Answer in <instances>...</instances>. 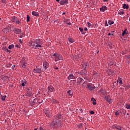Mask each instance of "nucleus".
<instances>
[{"instance_id": "1", "label": "nucleus", "mask_w": 130, "mask_h": 130, "mask_svg": "<svg viewBox=\"0 0 130 130\" xmlns=\"http://www.w3.org/2000/svg\"><path fill=\"white\" fill-rule=\"evenodd\" d=\"M28 43L30 46H32V48L35 49H37L38 47H42L41 45L39 44L40 43V39L36 40L34 41H30Z\"/></svg>"}, {"instance_id": "2", "label": "nucleus", "mask_w": 130, "mask_h": 130, "mask_svg": "<svg viewBox=\"0 0 130 130\" xmlns=\"http://www.w3.org/2000/svg\"><path fill=\"white\" fill-rule=\"evenodd\" d=\"M53 56L55 57L56 61H57V60H61L62 59V56L57 53H55Z\"/></svg>"}, {"instance_id": "3", "label": "nucleus", "mask_w": 130, "mask_h": 130, "mask_svg": "<svg viewBox=\"0 0 130 130\" xmlns=\"http://www.w3.org/2000/svg\"><path fill=\"white\" fill-rule=\"evenodd\" d=\"M20 62L21 63V67L24 68V69L27 67V61L25 60L24 57H22Z\"/></svg>"}, {"instance_id": "4", "label": "nucleus", "mask_w": 130, "mask_h": 130, "mask_svg": "<svg viewBox=\"0 0 130 130\" xmlns=\"http://www.w3.org/2000/svg\"><path fill=\"white\" fill-rule=\"evenodd\" d=\"M55 122L57 123L59 122V124L60 125V122H59V119H61V115L60 114H57L55 117Z\"/></svg>"}, {"instance_id": "5", "label": "nucleus", "mask_w": 130, "mask_h": 130, "mask_svg": "<svg viewBox=\"0 0 130 130\" xmlns=\"http://www.w3.org/2000/svg\"><path fill=\"white\" fill-rule=\"evenodd\" d=\"M34 73H37L38 74H40L42 71L40 68H38V67H36V68L34 69Z\"/></svg>"}, {"instance_id": "6", "label": "nucleus", "mask_w": 130, "mask_h": 130, "mask_svg": "<svg viewBox=\"0 0 130 130\" xmlns=\"http://www.w3.org/2000/svg\"><path fill=\"white\" fill-rule=\"evenodd\" d=\"M13 32L16 34H20L22 32V29L19 28H14Z\"/></svg>"}, {"instance_id": "7", "label": "nucleus", "mask_w": 130, "mask_h": 130, "mask_svg": "<svg viewBox=\"0 0 130 130\" xmlns=\"http://www.w3.org/2000/svg\"><path fill=\"white\" fill-rule=\"evenodd\" d=\"M87 88H88L89 90L92 91V90H94L95 89V86L93 85L92 84H89L87 85Z\"/></svg>"}, {"instance_id": "8", "label": "nucleus", "mask_w": 130, "mask_h": 130, "mask_svg": "<svg viewBox=\"0 0 130 130\" xmlns=\"http://www.w3.org/2000/svg\"><path fill=\"white\" fill-rule=\"evenodd\" d=\"M45 114H46V116L48 117H51L52 116V114L49 112V111L47 110H46L45 111Z\"/></svg>"}, {"instance_id": "9", "label": "nucleus", "mask_w": 130, "mask_h": 130, "mask_svg": "<svg viewBox=\"0 0 130 130\" xmlns=\"http://www.w3.org/2000/svg\"><path fill=\"white\" fill-rule=\"evenodd\" d=\"M48 91L50 93L51 92H54L55 89H54V88L50 86L48 87Z\"/></svg>"}, {"instance_id": "10", "label": "nucleus", "mask_w": 130, "mask_h": 130, "mask_svg": "<svg viewBox=\"0 0 130 130\" xmlns=\"http://www.w3.org/2000/svg\"><path fill=\"white\" fill-rule=\"evenodd\" d=\"M68 0H61L59 2L60 5L63 6V5H66L68 4Z\"/></svg>"}, {"instance_id": "11", "label": "nucleus", "mask_w": 130, "mask_h": 130, "mask_svg": "<svg viewBox=\"0 0 130 130\" xmlns=\"http://www.w3.org/2000/svg\"><path fill=\"white\" fill-rule=\"evenodd\" d=\"M49 63L48 62H46V61H44V63H43V68L45 70H47V68H48V66H49Z\"/></svg>"}, {"instance_id": "12", "label": "nucleus", "mask_w": 130, "mask_h": 130, "mask_svg": "<svg viewBox=\"0 0 130 130\" xmlns=\"http://www.w3.org/2000/svg\"><path fill=\"white\" fill-rule=\"evenodd\" d=\"M83 81H84V80H83V78L79 77L77 79V83L81 84V83H82L83 82Z\"/></svg>"}, {"instance_id": "13", "label": "nucleus", "mask_w": 130, "mask_h": 130, "mask_svg": "<svg viewBox=\"0 0 130 130\" xmlns=\"http://www.w3.org/2000/svg\"><path fill=\"white\" fill-rule=\"evenodd\" d=\"M106 10H107V7H106L105 6H104L100 8V11L102 12H104L105 11H106Z\"/></svg>"}, {"instance_id": "14", "label": "nucleus", "mask_w": 130, "mask_h": 130, "mask_svg": "<svg viewBox=\"0 0 130 130\" xmlns=\"http://www.w3.org/2000/svg\"><path fill=\"white\" fill-rule=\"evenodd\" d=\"M87 68H88V65L87 64V63H84L83 64H82L83 70H87Z\"/></svg>"}, {"instance_id": "15", "label": "nucleus", "mask_w": 130, "mask_h": 130, "mask_svg": "<svg viewBox=\"0 0 130 130\" xmlns=\"http://www.w3.org/2000/svg\"><path fill=\"white\" fill-rule=\"evenodd\" d=\"M32 15L33 16H35L36 17H39V13H38V12H36L35 11L32 12Z\"/></svg>"}, {"instance_id": "16", "label": "nucleus", "mask_w": 130, "mask_h": 130, "mask_svg": "<svg viewBox=\"0 0 130 130\" xmlns=\"http://www.w3.org/2000/svg\"><path fill=\"white\" fill-rule=\"evenodd\" d=\"M68 80H72V79H75V76H74V75L70 74L69 76L68 77Z\"/></svg>"}, {"instance_id": "17", "label": "nucleus", "mask_w": 130, "mask_h": 130, "mask_svg": "<svg viewBox=\"0 0 130 130\" xmlns=\"http://www.w3.org/2000/svg\"><path fill=\"white\" fill-rule=\"evenodd\" d=\"M26 96H28V97H32L33 94L32 93H30V91H27Z\"/></svg>"}, {"instance_id": "18", "label": "nucleus", "mask_w": 130, "mask_h": 130, "mask_svg": "<svg viewBox=\"0 0 130 130\" xmlns=\"http://www.w3.org/2000/svg\"><path fill=\"white\" fill-rule=\"evenodd\" d=\"M123 87H124V88H125V89L128 90V89H129V88H130V85L129 84H128V85L124 84Z\"/></svg>"}, {"instance_id": "19", "label": "nucleus", "mask_w": 130, "mask_h": 130, "mask_svg": "<svg viewBox=\"0 0 130 130\" xmlns=\"http://www.w3.org/2000/svg\"><path fill=\"white\" fill-rule=\"evenodd\" d=\"M68 40L69 42H71V43H74V42H75V41L72 38H68Z\"/></svg>"}, {"instance_id": "20", "label": "nucleus", "mask_w": 130, "mask_h": 130, "mask_svg": "<svg viewBox=\"0 0 130 130\" xmlns=\"http://www.w3.org/2000/svg\"><path fill=\"white\" fill-rule=\"evenodd\" d=\"M108 73L109 75H110V76L113 75V71H111V70L110 69H109L108 70Z\"/></svg>"}, {"instance_id": "21", "label": "nucleus", "mask_w": 130, "mask_h": 130, "mask_svg": "<svg viewBox=\"0 0 130 130\" xmlns=\"http://www.w3.org/2000/svg\"><path fill=\"white\" fill-rule=\"evenodd\" d=\"M79 29L80 30V32L82 33V34H84V35L86 34V32H83V31H84V29L83 28L79 27Z\"/></svg>"}, {"instance_id": "22", "label": "nucleus", "mask_w": 130, "mask_h": 130, "mask_svg": "<svg viewBox=\"0 0 130 130\" xmlns=\"http://www.w3.org/2000/svg\"><path fill=\"white\" fill-rule=\"evenodd\" d=\"M1 96H2V100L3 101H5L6 100V98H7V95H4V96L1 95Z\"/></svg>"}, {"instance_id": "23", "label": "nucleus", "mask_w": 130, "mask_h": 130, "mask_svg": "<svg viewBox=\"0 0 130 130\" xmlns=\"http://www.w3.org/2000/svg\"><path fill=\"white\" fill-rule=\"evenodd\" d=\"M123 9H128V5H126V4H124L123 6Z\"/></svg>"}, {"instance_id": "24", "label": "nucleus", "mask_w": 130, "mask_h": 130, "mask_svg": "<svg viewBox=\"0 0 130 130\" xmlns=\"http://www.w3.org/2000/svg\"><path fill=\"white\" fill-rule=\"evenodd\" d=\"M66 23H67V25H72V23L70 21V19H67L66 21Z\"/></svg>"}, {"instance_id": "25", "label": "nucleus", "mask_w": 130, "mask_h": 130, "mask_svg": "<svg viewBox=\"0 0 130 130\" xmlns=\"http://www.w3.org/2000/svg\"><path fill=\"white\" fill-rule=\"evenodd\" d=\"M17 17H16L15 16H13L12 17V21H13V22H16V21H17Z\"/></svg>"}, {"instance_id": "26", "label": "nucleus", "mask_w": 130, "mask_h": 130, "mask_svg": "<svg viewBox=\"0 0 130 130\" xmlns=\"http://www.w3.org/2000/svg\"><path fill=\"white\" fill-rule=\"evenodd\" d=\"M67 93L70 95V96H72L73 95V91L72 90H68Z\"/></svg>"}, {"instance_id": "27", "label": "nucleus", "mask_w": 130, "mask_h": 130, "mask_svg": "<svg viewBox=\"0 0 130 130\" xmlns=\"http://www.w3.org/2000/svg\"><path fill=\"white\" fill-rule=\"evenodd\" d=\"M9 49H12V48H14V45L12 44L9 46L8 47Z\"/></svg>"}, {"instance_id": "28", "label": "nucleus", "mask_w": 130, "mask_h": 130, "mask_svg": "<svg viewBox=\"0 0 130 130\" xmlns=\"http://www.w3.org/2000/svg\"><path fill=\"white\" fill-rule=\"evenodd\" d=\"M125 107L127 109H130V105L129 104H126Z\"/></svg>"}, {"instance_id": "29", "label": "nucleus", "mask_w": 130, "mask_h": 130, "mask_svg": "<svg viewBox=\"0 0 130 130\" xmlns=\"http://www.w3.org/2000/svg\"><path fill=\"white\" fill-rule=\"evenodd\" d=\"M52 102H53V103H58V101H57L55 99H53L52 100Z\"/></svg>"}, {"instance_id": "30", "label": "nucleus", "mask_w": 130, "mask_h": 130, "mask_svg": "<svg viewBox=\"0 0 130 130\" xmlns=\"http://www.w3.org/2000/svg\"><path fill=\"white\" fill-rule=\"evenodd\" d=\"M109 25H112V24H114V22L111 21V20H109L108 22Z\"/></svg>"}, {"instance_id": "31", "label": "nucleus", "mask_w": 130, "mask_h": 130, "mask_svg": "<svg viewBox=\"0 0 130 130\" xmlns=\"http://www.w3.org/2000/svg\"><path fill=\"white\" fill-rule=\"evenodd\" d=\"M27 22H30V16H29V15H27V20H26Z\"/></svg>"}, {"instance_id": "32", "label": "nucleus", "mask_w": 130, "mask_h": 130, "mask_svg": "<svg viewBox=\"0 0 130 130\" xmlns=\"http://www.w3.org/2000/svg\"><path fill=\"white\" fill-rule=\"evenodd\" d=\"M119 15H123V14H124V12L123 11H120L119 12Z\"/></svg>"}, {"instance_id": "33", "label": "nucleus", "mask_w": 130, "mask_h": 130, "mask_svg": "<svg viewBox=\"0 0 130 130\" xmlns=\"http://www.w3.org/2000/svg\"><path fill=\"white\" fill-rule=\"evenodd\" d=\"M82 126H83V124L82 123L78 124V127H79V128H81Z\"/></svg>"}, {"instance_id": "34", "label": "nucleus", "mask_w": 130, "mask_h": 130, "mask_svg": "<svg viewBox=\"0 0 130 130\" xmlns=\"http://www.w3.org/2000/svg\"><path fill=\"white\" fill-rule=\"evenodd\" d=\"M109 66H113V64H114V62L113 61H110L109 63Z\"/></svg>"}, {"instance_id": "35", "label": "nucleus", "mask_w": 130, "mask_h": 130, "mask_svg": "<svg viewBox=\"0 0 130 130\" xmlns=\"http://www.w3.org/2000/svg\"><path fill=\"white\" fill-rule=\"evenodd\" d=\"M97 75L98 74L97 73H96V72H93V76H94V77H97Z\"/></svg>"}, {"instance_id": "36", "label": "nucleus", "mask_w": 130, "mask_h": 130, "mask_svg": "<svg viewBox=\"0 0 130 130\" xmlns=\"http://www.w3.org/2000/svg\"><path fill=\"white\" fill-rule=\"evenodd\" d=\"M118 81H119L120 85H122V80L121 79H118Z\"/></svg>"}, {"instance_id": "37", "label": "nucleus", "mask_w": 130, "mask_h": 130, "mask_svg": "<svg viewBox=\"0 0 130 130\" xmlns=\"http://www.w3.org/2000/svg\"><path fill=\"white\" fill-rule=\"evenodd\" d=\"M34 102L35 103H37V102H38V99H35L34 100Z\"/></svg>"}, {"instance_id": "38", "label": "nucleus", "mask_w": 130, "mask_h": 130, "mask_svg": "<svg viewBox=\"0 0 130 130\" xmlns=\"http://www.w3.org/2000/svg\"><path fill=\"white\" fill-rule=\"evenodd\" d=\"M126 32V31H123L122 34V36H124V35H125V33Z\"/></svg>"}, {"instance_id": "39", "label": "nucleus", "mask_w": 130, "mask_h": 130, "mask_svg": "<svg viewBox=\"0 0 130 130\" xmlns=\"http://www.w3.org/2000/svg\"><path fill=\"white\" fill-rule=\"evenodd\" d=\"M15 22L16 24H20V20H16Z\"/></svg>"}, {"instance_id": "40", "label": "nucleus", "mask_w": 130, "mask_h": 130, "mask_svg": "<svg viewBox=\"0 0 130 130\" xmlns=\"http://www.w3.org/2000/svg\"><path fill=\"white\" fill-rule=\"evenodd\" d=\"M115 115H119V113H118V112H115Z\"/></svg>"}, {"instance_id": "41", "label": "nucleus", "mask_w": 130, "mask_h": 130, "mask_svg": "<svg viewBox=\"0 0 130 130\" xmlns=\"http://www.w3.org/2000/svg\"><path fill=\"white\" fill-rule=\"evenodd\" d=\"M87 24L88 27H91V23L90 22H88Z\"/></svg>"}, {"instance_id": "42", "label": "nucleus", "mask_w": 130, "mask_h": 130, "mask_svg": "<svg viewBox=\"0 0 130 130\" xmlns=\"http://www.w3.org/2000/svg\"><path fill=\"white\" fill-rule=\"evenodd\" d=\"M91 101H94L95 102H96V100L95 99H94V98H92Z\"/></svg>"}, {"instance_id": "43", "label": "nucleus", "mask_w": 130, "mask_h": 130, "mask_svg": "<svg viewBox=\"0 0 130 130\" xmlns=\"http://www.w3.org/2000/svg\"><path fill=\"white\" fill-rule=\"evenodd\" d=\"M96 104L97 103L95 101H93L92 104H93V105H96Z\"/></svg>"}, {"instance_id": "44", "label": "nucleus", "mask_w": 130, "mask_h": 130, "mask_svg": "<svg viewBox=\"0 0 130 130\" xmlns=\"http://www.w3.org/2000/svg\"><path fill=\"white\" fill-rule=\"evenodd\" d=\"M26 90H27V92H29V91H30V88L27 87Z\"/></svg>"}, {"instance_id": "45", "label": "nucleus", "mask_w": 130, "mask_h": 130, "mask_svg": "<svg viewBox=\"0 0 130 130\" xmlns=\"http://www.w3.org/2000/svg\"><path fill=\"white\" fill-rule=\"evenodd\" d=\"M90 114H94V111H91L90 112Z\"/></svg>"}, {"instance_id": "46", "label": "nucleus", "mask_w": 130, "mask_h": 130, "mask_svg": "<svg viewBox=\"0 0 130 130\" xmlns=\"http://www.w3.org/2000/svg\"><path fill=\"white\" fill-rule=\"evenodd\" d=\"M116 127V126L114 125L112 126V128H115Z\"/></svg>"}, {"instance_id": "47", "label": "nucleus", "mask_w": 130, "mask_h": 130, "mask_svg": "<svg viewBox=\"0 0 130 130\" xmlns=\"http://www.w3.org/2000/svg\"><path fill=\"white\" fill-rule=\"evenodd\" d=\"M21 86H22L23 87H24V86H25V83H22V84H21Z\"/></svg>"}, {"instance_id": "48", "label": "nucleus", "mask_w": 130, "mask_h": 130, "mask_svg": "<svg viewBox=\"0 0 130 130\" xmlns=\"http://www.w3.org/2000/svg\"><path fill=\"white\" fill-rule=\"evenodd\" d=\"M19 42L20 43L22 44L23 43V41H22V40H19Z\"/></svg>"}, {"instance_id": "49", "label": "nucleus", "mask_w": 130, "mask_h": 130, "mask_svg": "<svg viewBox=\"0 0 130 130\" xmlns=\"http://www.w3.org/2000/svg\"><path fill=\"white\" fill-rule=\"evenodd\" d=\"M23 36H24V34H22V35H21L19 37H20V38H22V37H23Z\"/></svg>"}, {"instance_id": "50", "label": "nucleus", "mask_w": 130, "mask_h": 130, "mask_svg": "<svg viewBox=\"0 0 130 130\" xmlns=\"http://www.w3.org/2000/svg\"><path fill=\"white\" fill-rule=\"evenodd\" d=\"M2 3H3L4 4H5V3H6V0H2Z\"/></svg>"}, {"instance_id": "51", "label": "nucleus", "mask_w": 130, "mask_h": 130, "mask_svg": "<svg viewBox=\"0 0 130 130\" xmlns=\"http://www.w3.org/2000/svg\"><path fill=\"white\" fill-rule=\"evenodd\" d=\"M16 47H17L18 48H20V46L19 45H16Z\"/></svg>"}, {"instance_id": "52", "label": "nucleus", "mask_w": 130, "mask_h": 130, "mask_svg": "<svg viewBox=\"0 0 130 130\" xmlns=\"http://www.w3.org/2000/svg\"><path fill=\"white\" fill-rule=\"evenodd\" d=\"M23 83H24L25 84H26V83H27V81H26V80H23Z\"/></svg>"}, {"instance_id": "53", "label": "nucleus", "mask_w": 130, "mask_h": 130, "mask_svg": "<svg viewBox=\"0 0 130 130\" xmlns=\"http://www.w3.org/2000/svg\"><path fill=\"white\" fill-rule=\"evenodd\" d=\"M88 30V28H87V27H85L84 28V31H87Z\"/></svg>"}, {"instance_id": "54", "label": "nucleus", "mask_w": 130, "mask_h": 130, "mask_svg": "<svg viewBox=\"0 0 130 130\" xmlns=\"http://www.w3.org/2000/svg\"><path fill=\"white\" fill-rule=\"evenodd\" d=\"M9 87H10L11 88H13V85H12V84L10 85Z\"/></svg>"}, {"instance_id": "55", "label": "nucleus", "mask_w": 130, "mask_h": 130, "mask_svg": "<svg viewBox=\"0 0 130 130\" xmlns=\"http://www.w3.org/2000/svg\"><path fill=\"white\" fill-rule=\"evenodd\" d=\"M7 52H11V51L9 50V49H7Z\"/></svg>"}, {"instance_id": "56", "label": "nucleus", "mask_w": 130, "mask_h": 130, "mask_svg": "<svg viewBox=\"0 0 130 130\" xmlns=\"http://www.w3.org/2000/svg\"><path fill=\"white\" fill-rule=\"evenodd\" d=\"M124 31L126 32L127 31V28H125Z\"/></svg>"}, {"instance_id": "57", "label": "nucleus", "mask_w": 130, "mask_h": 130, "mask_svg": "<svg viewBox=\"0 0 130 130\" xmlns=\"http://www.w3.org/2000/svg\"><path fill=\"white\" fill-rule=\"evenodd\" d=\"M7 67H11V64H9L8 65H7Z\"/></svg>"}, {"instance_id": "58", "label": "nucleus", "mask_w": 130, "mask_h": 130, "mask_svg": "<svg viewBox=\"0 0 130 130\" xmlns=\"http://www.w3.org/2000/svg\"><path fill=\"white\" fill-rule=\"evenodd\" d=\"M55 70H58V68H55Z\"/></svg>"}, {"instance_id": "59", "label": "nucleus", "mask_w": 130, "mask_h": 130, "mask_svg": "<svg viewBox=\"0 0 130 130\" xmlns=\"http://www.w3.org/2000/svg\"><path fill=\"white\" fill-rule=\"evenodd\" d=\"M115 128H116L117 129H119V128L117 127V126Z\"/></svg>"}, {"instance_id": "60", "label": "nucleus", "mask_w": 130, "mask_h": 130, "mask_svg": "<svg viewBox=\"0 0 130 130\" xmlns=\"http://www.w3.org/2000/svg\"><path fill=\"white\" fill-rule=\"evenodd\" d=\"M108 35H109V36H110V35H111V34L109 33V34H108Z\"/></svg>"}, {"instance_id": "61", "label": "nucleus", "mask_w": 130, "mask_h": 130, "mask_svg": "<svg viewBox=\"0 0 130 130\" xmlns=\"http://www.w3.org/2000/svg\"><path fill=\"white\" fill-rule=\"evenodd\" d=\"M127 57H128V58H130V56H129V55H128V56H127Z\"/></svg>"}, {"instance_id": "62", "label": "nucleus", "mask_w": 130, "mask_h": 130, "mask_svg": "<svg viewBox=\"0 0 130 130\" xmlns=\"http://www.w3.org/2000/svg\"><path fill=\"white\" fill-rule=\"evenodd\" d=\"M67 19H64V22H67Z\"/></svg>"}, {"instance_id": "63", "label": "nucleus", "mask_w": 130, "mask_h": 130, "mask_svg": "<svg viewBox=\"0 0 130 130\" xmlns=\"http://www.w3.org/2000/svg\"><path fill=\"white\" fill-rule=\"evenodd\" d=\"M66 14V13H64V12H63V13H62V15H65Z\"/></svg>"}, {"instance_id": "64", "label": "nucleus", "mask_w": 130, "mask_h": 130, "mask_svg": "<svg viewBox=\"0 0 130 130\" xmlns=\"http://www.w3.org/2000/svg\"><path fill=\"white\" fill-rule=\"evenodd\" d=\"M108 0H104V2H107Z\"/></svg>"}]
</instances>
